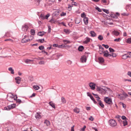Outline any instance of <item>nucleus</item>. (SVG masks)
I'll return each instance as SVG.
<instances>
[{
    "label": "nucleus",
    "mask_w": 131,
    "mask_h": 131,
    "mask_svg": "<svg viewBox=\"0 0 131 131\" xmlns=\"http://www.w3.org/2000/svg\"><path fill=\"white\" fill-rule=\"evenodd\" d=\"M31 39H29L28 37L27 36H25L24 38L21 40V42L24 43L28 42L29 41L33 39V36H30Z\"/></svg>",
    "instance_id": "f257e3e1"
},
{
    "label": "nucleus",
    "mask_w": 131,
    "mask_h": 131,
    "mask_svg": "<svg viewBox=\"0 0 131 131\" xmlns=\"http://www.w3.org/2000/svg\"><path fill=\"white\" fill-rule=\"evenodd\" d=\"M109 123L110 124V125L112 127H114L116 126L117 124L115 120L113 119H111L109 121Z\"/></svg>",
    "instance_id": "f03ea898"
},
{
    "label": "nucleus",
    "mask_w": 131,
    "mask_h": 131,
    "mask_svg": "<svg viewBox=\"0 0 131 131\" xmlns=\"http://www.w3.org/2000/svg\"><path fill=\"white\" fill-rule=\"evenodd\" d=\"M104 101L107 104H112V102L111 99L108 97H105Z\"/></svg>",
    "instance_id": "7ed1b4c3"
},
{
    "label": "nucleus",
    "mask_w": 131,
    "mask_h": 131,
    "mask_svg": "<svg viewBox=\"0 0 131 131\" xmlns=\"http://www.w3.org/2000/svg\"><path fill=\"white\" fill-rule=\"evenodd\" d=\"M28 28V25L25 24L22 26L21 29L23 31H26L27 30Z\"/></svg>",
    "instance_id": "20e7f679"
},
{
    "label": "nucleus",
    "mask_w": 131,
    "mask_h": 131,
    "mask_svg": "<svg viewBox=\"0 0 131 131\" xmlns=\"http://www.w3.org/2000/svg\"><path fill=\"white\" fill-rule=\"evenodd\" d=\"M80 61L82 63H85L86 61V57L85 55L82 56L80 59Z\"/></svg>",
    "instance_id": "39448f33"
},
{
    "label": "nucleus",
    "mask_w": 131,
    "mask_h": 131,
    "mask_svg": "<svg viewBox=\"0 0 131 131\" xmlns=\"http://www.w3.org/2000/svg\"><path fill=\"white\" fill-rule=\"evenodd\" d=\"M89 85L91 89L94 90L95 89L96 85L94 83L91 82L89 84Z\"/></svg>",
    "instance_id": "423d86ee"
},
{
    "label": "nucleus",
    "mask_w": 131,
    "mask_h": 131,
    "mask_svg": "<svg viewBox=\"0 0 131 131\" xmlns=\"http://www.w3.org/2000/svg\"><path fill=\"white\" fill-rule=\"evenodd\" d=\"M103 53L104 54V56L106 57H111V54H109L108 51L107 50L103 51Z\"/></svg>",
    "instance_id": "0eeeda50"
},
{
    "label": "nucleus",
    "mask_w": 131,
    "mask_h": 131,
    "mask_svg": "<svg viewBox=\"0 0 131 131\" xmlns=\"http://www.w3.org/2000/svg\"><path fill=\"white\" fill-rule=\"evenodd\" d=\"M108 89V88L102 89L101 92H100V93H101L102 95L105 94L107 91V89Z\"/></svg>",
    "instance_id": "6e6552de"
},
{
    "label": "nucleus",
    "mask_w": 131,
    "mask_h": 131,
    "mask_svg": "<svg viewBox=\"0 0 131 131\" xmlns=\"http://www.w3.org/2000/svg\"><path fill=\"white\" fill-rule=\"evenodd\" d=\"M117 96L121 100H123L124 99V97L123 96V94H118L117 95Z\"/></svg>",
    "instance_id": "1a4fd4ad"
},
{
    "label": "nucleus",
    "mask_w": 131,
    "mask_h": 131,
    "mask_svg": "<svg viewBox=\"0 0 131 131\" xmlns=\"http://www.w3.org/2000/svg\"><path fill=\"white\" fill-rule=\"evenodd\" d=\"M16 83L17 84H19L21 81V78L19 77H17L15 78Z\"/></svg>",
    "instance_id": "9d476101"
},
{
    "label": "nucleus",
    "mask_w": 131,
    "mask_h": 131,
    "mask_svg": "<svg viewBox=\"0 0 131 131\" xmlns=\"http://www.w3.org/2000/svg\"><path fill=\"white\" fill-rule=\"evenodd\" d=\"M8 97L10 98L12 100H15L16 99H17V97L16 95L15 96L13 95V94H12L11 96H8Z\"/></svg>",
    "instance_id": "9b49d317"
},
{
    "label": "nucleus",
    "mask_w": 131,
    "mask_h": 131,
    "mask_svg": "<svg viewBox=\"0 0 131 131\" xmlns=\"http://www.w3.org/2000/svg\"><path fill=\"white\" fill-rule=\"evenodd\" d=\"M91 39L88 37H86L85 38V40L84 41L83 43L85 44L88 43L90 41Z\"/></svg>",
    "instance_id": "f8f14e48"
},
{
    "label": "nucleus",
    "mask_w": 131,
    "mask_h": 131,
    "mask_svg": "<svg viewBox=\"0 0 131 131\" xmlns=\"http://www.w3.org/2000/svg\"><path fill=\"white\" fill-rule=\"evenodd\" d=\"M130 57L128 56L127 54H125L123 55L122 56V59H126L127 58H130Z\"/></svg>",
    "instance_id": "ddd939ff"
},
{
    "label": "nucleus",
    "mask_w": 131,
    "mask_h": 131,
    "mask_svg": "<svg viewBox=\"0 0 131 131\" xmlns=\"http://www.w3.org/2000/svg\"><path fill=\"white\" fill-rule=\"evenodd\" d=\"M97 100L98 104H99L102 107L104 108V104L102 103V102L99 99H97Z\"/></svg>",
    "instance_id": "4468645a"
},
{
    "label": "nucleus",
    "mask_w": 131,
    "mask_h": 131,
    "mask_svg": "<svg viewBox=\"0 0 131 131\" xmlns=\"http://www.w3.org/2000/svg\"><path fill=\"white\" fill-rule=\"evenodd\" d=\"M35 117L37 119H39L41 118V116L40 114L37 112L35 114Z\"/></svg>",
    "instance_id": "2eb2a0df"
},
{
    "label": "nucleus",
    "mask_w": 131,
    "mask_h": 131,
    "mask_svg": "<svg viewBox=\"0 0 131 131\" xmlns=\"http://www.w3.org/2000/svg\"><path fill=\"white\" fill-rule=\"evenodd\" d=\"M90 33L91 36L92 37H95L96 36V34L94 31H90Z\"/></svg>",
    "instance_id": "dca6fc26"
},
{
    "label": "nucleus",
    "mask_w": 131,
    "mask_h": 131,
    "mask_svg": "<svg viewBox=\"0 0 131 131\" xmlns=\"http://www.w3.org/2000/svg\"><path fill=\"white\" fill-rule=\"evenodd\" d=\"M112 34L116 36H117L119 35V32L117 31L114 30L112 32Z\"/></svg>",
    "instance_id": "f3484780"
},
{
    "label": "nucleus",
    "mask_w": 131,
    "mask_h": 131,
    "mask_svg": "<svg viewBox=\"0 0 131 131\" xmlns=\"http://www.w3.org/2000/svg\"><path fill=\"white\" fill-rule=\"evenodd\" d=\"M98 59L100 63H103L104 61V59L103 57H99Z\"/></svg>",
    "instance_id": "a211bd4d"
},
{
    "label": "nucleus",
    "mask_w": 131,
    "mask_h": 131,
    "mask_svg": "<svg viewBox=\"0 0 131 131\" xmlns=\"http://www.w3.org/2000/svg\"><path fill=\"white\" fill-rule=\"evenodd\" d=\"M44 123L45 124V125H46L47 126H49L50 124V122L47 120H46L45 121Z\"/></svg>",
    "instance_id": "6ab92c4d"
},
{
    "label": "nucleus",
    "mask_w": 131,
    "mask_h": 131,
    "mask_svg": "<svg viewBox=\"0 0 131 131\" xmlns=\"http://www.w3.org/2000/svg\"><path fill=\"white\" fill-rule=\"evenodd\" d=\"M83 21L85 25H87L88 23V19L87 17H85L83 19Z\"/></svg>",
    "instance_id": "aec40b11"
},
{
    "label": "nucleus",
    "mask_w": 131,
    "mask_h": 131,
    "mask_svg": "<svg viewBox=\"0 0 131 131\" xmlns=\"http://www.w3.org/2000/svg\"><path fill=\"white\" fill-rule=\"evenodd\" d=\"M49 104L52 107L55 109L56 108L55 104L54 103L52 102H49Z\"/></svg>",
    "instance_id": "412c9836"
},
{
    "label": "nucleus",
    "mask_w": 131,
    "mask_h": 131,
    "mask_svg": "<svg viewBox=\"0 0 131 131\" xmlns=\"http://www.w3.org/2000/svg\"><path fill=\"white\" fill-rule=\"evenodd\" d=\"M45 32L43 31H40L38 32V35L40 36H42L45 34Z\"/></svg>",
    "instance_id": "4be33fe9"
},
{
    "label": "nucleus",
    "mask_w": 131,
    "mask_h": 131,
    "mask_svg": "<svg viewBox=\"0 0 131 131\" xmlns=\"http://www.w3.org/2000/svg\"><path fill=\"white\" fill-rule=\"evenodd\" d=\"M74 111L76 113H78L80 112V110L77 107L75 108L74 109Z\"/></svg>",
    "instance_id": "5701e85b"
},
{
    "label": "nucleus",
    "mask_w": 131,
    "mask_h": 131,
    "mask_svg": "<svg viewBox=\"0 0 131 131\" xmlns=\"http://www.w3.org/2000/svg\"><path fill=\"white\" fill-rule=\"evenodd\" d=\"M64 31L66 34H69L70 32V30L67 29H64Z\"/></svg>",
    "instance_id": "b1692460"
},
{
    "label": "nucleus",
    "mask_w": 131,
    "mask_h": 131,
    "mask_svg": "<svg viewBox=\"0 0 131 131\" xmlns=\"http://www.w3.org/2000/svg\"><path fill=\"white\" fill-rule=\"evenodd\" d=\"M8 70L10 72L11 74H14V70L12 69V67H10L9 68Z\"/></svg>",
    "instance_id": "393cba45"
},
{
    "label": "nucleus",
    "mask_w": 131,
    "mask_h": 131,
    "mask_svg": "<svg viewBox=\"0 0 131 131\" xmlns=\"http://www.w3.org/2000/svg\"><path fill=\"white\" fill-rule=\"evenodd\" d=\"M63 41L65 44H67V43H69L71 42L70 41L68 40H63Z\"/></svg>",
    "instance_id": "a878e982"
},
{
    "label": "nucleus",
    "mask_w": 131,
    "mask_h": 131,
    "mask_svg": "<svg viewBox=\"0 0 131 131\" xmlns=\"http://www.w3.org/2000/svg\"><path fill=\"white\" fill-rule=\"evenodd\" d=\"M84 49V47L83 46H80L79 47L78 50L79 51H82Z\"/></svg>",
    "instance_id": "bb28decb"
},
{
    "label": "nucleus",
    "mask_w": 131,
    "mask_h": 131,
    "mask_svg": "<svg viewBox=\"0 0 131 131\" xmlns=\"http://www.w3.org/2000/svg\"><path fill=\"white\" fill-rule=\"evenodd\" d=\"M45 63V61L43 60L40 61L38 62V64L40 65H44Z\"/></svg>",
    "instance_id": "cd10ccee"
},
{
    "label": "nucleus",
    "mask_w": 131,
    "mask_h": 131,
    "mask_svg": "<svg viewBox=\"0 0 131 131\" xmlns=\"http://www.w3.org/2000/svg\"><path fill=\"white\" fill-rule=\"evenodd\" d=\"M124 126H125L127 124V119L123 121Z\"/></svg>",
    "instance_id": "c85d7f7f"
},
{
    "label": "nucleus",
    "mask_w": 131,
    "mask_h": 131,
    "mask_svg": "<svg viewBox=\"0 0 131 131\" xmlns=\"http://www.w3.org/2000/svg\"><path fill=\"white\" fill-rule=\"evenodd\" d=\"M33 88L36 90H38L40 88V87L37 85L33 86Z\"/></svg>",
    "instance_id": "c756f323"
},
{
    "label": "nucleus",
    "mask_w": 131,
    "mask_h": 131,
    "mask_svg": "<svg viewBox=\"0 0 131 131\" xmlns=\"http://www.w3.org/2000/svg\"><path fill=\"white\" fill-rule=\"evenodd\" d=\"M61 102L63 103H65L66 102V101L63 97H62L61 98Z\"/></svg>",
    "instance_id": "7c9ffc66"
},
{
    "label": "nucleus",
    "mask_w": 131,
    "mask_h": 131,
    "mask_svg": "<svg viewBox=\"0 0 131 131\" xmlns=\"http://www.w3.org/2000/svg\"><path fill=\"white\" fill-rule=\"evenodd\" d=\"M98 38V39L101 41L103 39V37L101 35H99Z\"/></svg>",
    "instance_id": "2f4dec72"
},
{
    "label": "nucleus",
    "mask_w": 131,
    "mask_h": 131,
    "mask_svg": "<svg viewBox=\"0 0 131 131\" xmlns=\"http://www.w3.org/2000/svg\"><path fill=\"white\" fill-rule=\"evenodd\" d=\"M126 42L129 43H131V38H128Z\"/></svg>",
    "instance_id": "473e14b6"
},
{
    "label": "nucleus",
    "mask_w": 131,
    "mask_h": 131,
    "mask_svg": "<svg viewBox=\"0 0 131 131\" xmlns=\"http://www.w3.org/2000/svg\"><path fill=\"white\" fill-rule=\"evenodd\" d=\"M30 32L32 35H34L35 34V30L33 29H32L31 30Z\"/></svg>",
    "instance_id": "72a5a7b5"
},
{
    "label": "nucleus",
    "mask_w": 131,
    "mask_h": 131,
    "mask_svg": "<svg viewBox=\"0 0 131 131\" xmlns=\"http://www.w3.org/2000/svg\"><path fill=\"white\" fill-rule=\"evenodd\" d=\"M81 16L82 17L84 18L86 17V15L84 13H83L81 14Z\"/></svg>",
    "instance_id": "f704fd0d"
},
{
    "label": "nucleus",
    "mask_w": 131,
    "mask_h": 131,
    "mask_svg": "<svg viewBox=\"0 0 131 131\" xmlns=\"http://www.w3.org/2000/svg\"><path fill=\"white\" fill-rule=\"evenodd\" d=\"M90 98L91 99V100L93 101V102L95 104H96V102L93 96H91V97Z\"/></svg>",
    "instance_id": "c9c22d12"
},
{
    "label": "nucleus",
    "mask_w": 131,
    "mask_h": 131,
    "mask_svg": "<svg viewBox=\"0 0 131 131\" xmlns=\"http://www.w3.org/2000/svg\"><path fill=\"white\" fill-rule=\"evenodd\" d=\"M121 40L120 38H118V39H115L114 40L115 41L119 42Z\"/></svg>",
    "instance_id": "e433bc0d"
},
{
    "label": "nucleus",
    "mask_w": 131,
    "mask_h": 131,
    "mask_svg": "<svg viewBox=\"0 0 131 131\" xmlns=\"http://www.w3.org/2000/svg\"><path fill=\"white\" fill-rule=\"evenodd\" d=\"M45 39H39L38 40V41L40 42L41 43H42L44 41Z\"/></svg>",
    "instance_id": "4c0bfd02"
},
{
    "label": "nucleus",
    "mask_w": 131,
    "mask_h": 131,
    "mask_svg": "<svg viewBox=\"0 0 131 131\" xmlns=\"http://www.w3.org/2000/svg\"><path fill=\"white\" fill-rule=\"evenodd\" d=\"M112 17L116 19L117 18H118L117 16H116L115 14H112Z\"/></svg>",
    "instance_id": "58836bf2"
},
{
    "label": "nucleus",
    "mask_w": 131,
    "mask_h": 131,
    "mask_svg": "<svg viewBox=\"0 0 131 131\" xmlns=\"http://www.w3.org/2000/svg\"><path fill=\"white\" fill-rule=\"evenodd\" d=\"M32 60L28 59H27L26 60L25 62L26 63H29V62L31 61Z\"/></svg>",
    "instance_id": "ea45409f"
},
{
    "label": "nucleus",
    "mask_w": 131,
    "mask_h": 131,
    "mask_svg": "<svg viewBox=\"0 0 131 131\" xmlns=\"http://www.w3.org/2000/svg\"><path fill=\"white\" fill-rule=\"evenodd\" d=\"M44 48V47L43 46H40L39 47V49L40 50H42Z\"/></svg>",
    "instance_id": "a19ab883"
},
{
    "label": "nucleus",
    "mask_w": 131,
    "mask_h": 131,
    "mask_svg": "<svg viewBox=\"0 0 131 131\" xmlns=\"http://www.w3.org/2000/svg\"><path fill=\"white\" fill-rule=\"evenodd\" d=\"M103 11L106 13L108 14L109 13V11L108 10L105 9H103Z\"/></svg>",
    "instance_id": "79ce46f5"
},
{
    "label": "nucleus",
    "mask_w": 131,
    "mask_h": 131,
    "mask_svg": "<svg viewBox=\"0 0 131 131\" xmlns=\"http://www.w3.org/2000/svg\"><path fill=\"white\" fill-rule=\"evenodd\" d=\"M16 102L19 103V104H20V103H22V101L21 100L18 99H16Z\"/></svg>",
    "instance_id": "37998d69"
},
{
    "label": "nucleus",
    "mask_w": 131,
    "mask_h": 131,
    "mask_svg": "<svg viewBox=\"0 0 131 131\" xmlns=\"http://www.w3.org/2000/svg\"><path fill=\"white\" fill-rule=\"evenodd\" d=\"M66 13L64 12H62L60 14V15L61 16H65L66 15Z\"/></svg>",
    "instance_id": "c03bdc74"
},
{
    "label": "nucleus",
    "mask_w": 131,
    "mask_h": 131,
    "mask_svg": "<svg viewBox=\"0 0 131 131\" xmlns=\"http://www.w3.org/2000/svg\"><path fill=\"white\" fill-rule=\"evenodd\" d=\"M54 56H56L57 58V59L59 58V57L61 56L60 54H57L54 55Z\"/></svg>",
    "instance_id": "a18cd8bd"
},
{
    "label": "nucleus",
    "mask_w": 131,
    "mask_h": 131,
    "mask_svg": "<svg viewBox=\"0 0 131 131\" xmlns=\"http://www.w3.org/2000/svg\"><path fill=\"white\" fill-rule=\"evenodd\" d=\"M72 5L71 6L69 4L68 5V8L69 9L68 10L69 11L71 10V7H72Z\"/></svg>",
    "instance_id": "49530a36"
},
{
    "label": "nucleus",
    "mask_w": 131,
    "mask_h": 131,
    "mask_svg": "<svg viewBox=\"0 0 131 131\" xmlns=\"http://www.w3.org/2000/svg\"><path fill=\"white\" fill-rule=\"evenodd\" d=\"M92 94L95 96V97L97 98H98L99 99H100V98L99 96L96 94H94V93H93Z\"/></svg>",
    "instance_id": "de8ad7c7"
},
{
    "label": "nucleus",
    "mask_w": 131,
    "mask_h": 131,
    "mask_svg": "<svg viewBox=\"0 0 131 131\" xmlns=\"http://www.w3.org/2000/svg\"><path fill=\"white\" fill-rule=\"evenodd\" d=\"M109 49L110 52H114L115 51L114 50L111 48H109Z\"/></svg>",
    "instance_id": "09e8293b"
},
{
    "label": "nucleus",
    "mask_w": 131,
    "mask_h": 131,
    "mask_svg": "<svg viewBox=\"0 0 131 131\" xmlns=\"http://www.w3.org/2000/svg\"><path fill=\"white\" fill-rule=\"evenodd\" d=\"M7 99L10 102H13V100H12V99H11L9 97H7Z\"/></svg>",
    "instance_id": "8fccbe9b"
},
{
    "label": "nucleus",
    "mask_w": 131,
    "mask_h": 131,
    "mask_svg": "<svg viewBox=\"0 0 131 131\" xmlns=\"http://www.w3.org/2000/svg\"><path fill=\"white\" fill-rule=\"evenodd\" d=\"M102 89L103 88L98 87L97 88V90L99 92V93H100V92H101Z\"/></svg>",
    "instance_id": "3c124183"
},
{
    "label": "nucleus",
    "mask_w": 131,
    "mask_h": 131,
    "mask_svg": "<svg viewBox=\"0 0 131 131\" xmlns=\"http://www.w3.org/2000/svg\"><path fill=\"white\" fill-rule=\"evenodd\" d=\"M123 95L124 96V97H126L128 96V95L125 92H124L123 93Z\"/></svg>",
    "instance_id": "603ef678"
},
{
    "label": "nucleus",
    "mask_w": 131,
    "mask_h": 131,
    "mask_svg": "<svg viewBox=\"0 0 131 131\" xmlns=\"http://www.w3.org/2000/svg\"><path fill=\"white\" fill-rule=\"evenodd\" d=\"M121 118L124 120L127 119L126 118L125 116H123L121 117Z\"/></svg>",
    "instance_id": "864d4df0"
},
{
    "label": "nucleus",
    "mask_w": 131,
    "mask_h": 131,
    "mask_svg": "<svg viewBox=\"0 0 131 131\" xmlns=\"http://www.w3.org/2000/svg\"><path fill=\"white\" fill-rule=\"evenodd\" d=\"M5 41H10L13 42V40L10 39H6L5 40Z\"/></svg>",
    "instance_id": "5fc2aeb1"
},
{
    "label": "nucleus",
    "mask_w": 131,
    "mask_h": 131,
    "mask_svg": "<svg viewBox=\"0 0 131 131\" xmlns=\"http://www.w3.org/2000/svg\"><path fill=\"white\" fill-rule=\"evenodd\" d=\"M102 46L104 47L106 49L108 48L109 47V46L108 45H105L104 44H102Z\"/></svg>",
    "instance_id": "6e6d98bb"
},
{
    "label": "nucleus",
    "mask_w": 131,
    "mask_h": 131,
    "mask_svg": "<svg viewBox=\"0 0 131 131\" xmlns=\"http://www.w3.org/2000/svg\"><path fill=\"white\" fill-rule=\"evenodd\" d=\"M40 17L41 19H45V16L42 14L40 15Z\"/></svg>",
    "instance_id": "4d7b16f0"
},
{
    "label": "nucleus",
    "mask_w": 131,
    "mask_h": 131,
    "mask_svg": "<svg viewBox=\"0 0 131 131\" xmlns=\"http://www.w3.org/2000/svg\"><path fill=\"white\" fill-rule=\"evenodd\" d=\"M48 33H50L51 32V27L50 26H48Z\"/></svg>",
    "instance_id": "13d9d810"
},
{
    "label": "nucleus",
    "mask_w": 131,
    "mask_h": 131,
    "mask_svg": "<svg viewBox=\"0 0 131 131\" xmlns=\"http://www.w3.org/2000/svg\"><path fill=\"white\" fill-rule=\"evenodd\" d=\"M36 59L38 60H41L43 59L44 58L43 57H38Z\"/></svg>",
    "instance_id": "bf43d9fd"
},
{
    "label": "nucleus",
    "mask_w": 131,
    "mask_h": 131,
    "mask_svg": "<svg viewBox=\"0 0 131 131\" xmlns=\"http://www.w3.org/2000/svg\"><path fill=\"white\" fill-rule=\"evenodd\" d=\"M116 55L115 53H112L111 54V56L113 57H116Z\"/></svg>",
    "instance_id": "052dcab7"
},
{
    "label": "nucleus",
    "mask_w": 131,
    "mask_h": 131,
    "mask_svg": "<svg viewBox=\"0 0 131 131\" xmlns=\"http://www.w3.org/2000/svg\"><path fill=\"white\" fill-rule=\"evenodd\" d=\"M50 16V15L49 14H47L45 16V19H47L48 17Z\"/></svg>",
    "instance_id": "680f3d73"
},
{
    "label": "nucleus",
    "mask_w": 131,
    "mask_h": 131,
    "mask_svg": "<svg viewBox=\"0 0 131 131\" xmlns=\"http://www.w3.org/2000/svg\"><path fill=\"white\" fill-rule=\"evenodd\" d=\"M127 74L129 77H131V72L130 71H128L127 72Z\"/></svg>",
    "instance_id": "e2e57ef3"
},
{
    "label": "nucleus",
    "mask_w": 131,
    "mask_h": 131,
    "mask_svg": "<svg viewBox=\"0 0 131 131\" xmlns=\"http://www.w3.org/2000/svg\"><path fill=\"white\" fill-rule=\"evenodd\" d=\"M89 119L91 121H93L94 120V118L92 116H91L89 118Z\"/></svg>",
    "instance_id": "0e129e2a"
},
{
    "label": "nucleus",
    "mask_w": 131,
    "mask_h": 131,
    "mask_svg": "<svg viewBox=\"0 0 131 131\" xmlns=\"http://www.w3.org/2000/svg\"><path fill=\"white\" fill-rule=\"evenodd\" d=\"M86 126H84L83 128H81V131H84L85 130V128H86Z\"/></svg>",
    "instance_id": "69168bd1"
},
{
    "label": "nucleus",
    "mask_w": 131,
    "mask_h": 131,
    "mask_svg": "<svg viewBox=\"0 0 131 131\" xmlns=\"http://www.w3.org/2000/svg\"><path fill=\"white\" fill-rule=\"evenodd\" d=\"M96 9V10H97L99 12H101V9L99 7H97Z\"/></svg>",
    "instance_id": "338daca9"
},
{
    "label": "nucleus",
    "mask_w": 131,
    "mask_h": 131,
    "mask_svg": "<svg viewBox=\"0 0 131 131\" xmlns=\"http://www.w3.org/2000/svg\"><path fill=\"white\" fill-rule=\"evenodd\" d=\"M72 5H74L75 6H77V3L75 2H73L72 3Z\"/></svg>",
    "instance_id": "774afa93"
}]
</instances>
